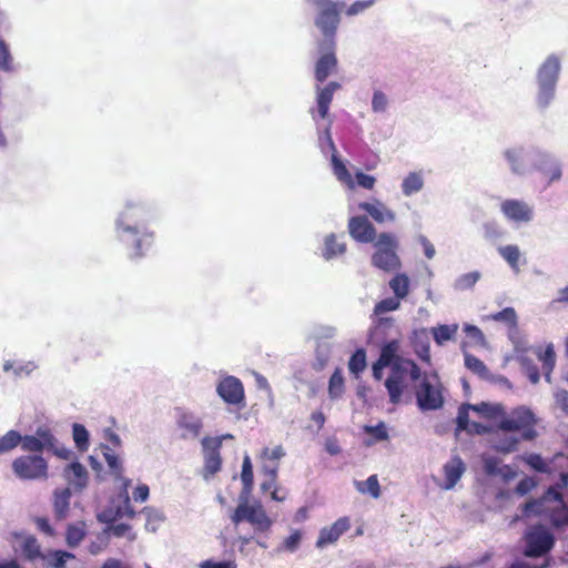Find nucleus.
<instances>
[{
	"instance_id": "57",
	"label": "nucleus",
	"mask_w": 568,
	"mask_h": 568,
	"mask_svg": "<svg viewBox=\"0 0 568 568\" xmlns=\"http://www.w3.org/2000/svg\"><path fill=\"white\" fill-rule=\"evenodd\" d=\"M355 179L357 184L366 190H373L376 183V179L373 175L363 172H357Z\"/></svg>"
},
{
	"instance_id": "4",
	"label": "nucleus",
	"mask_w": 568,
	"mask_h": 568,
	"mask_svg": "<svg viewBox=\"0 0 568 568\" xmlns=\"http://www.w3.org/2000/svg\"><path fill=\"white\" fill-rule=\"evenodd\" d=\"M316 7L315 26L324 36V44L335 45V34L341 21L338 4L332 0H312Z\"/></svg>"
},
{
	"instance_id": "5",
	"label": "nucleus",
	"mask_w": 568,
	"mask_h": 568,
	"mask_svg": "<svg viewBox=\"0 0 568 568\" xmlns=\"http://www.w3.org/2000/svg\"><path fill=\"white\" fill-rule=\"evenodd\" d=\"M498 428L504 432H520L521 439L532 440L537 437L536 418L528 408L519 407L511 412L507 417L501 416Z\"/></svg>"
},
{
	"instance_id": "15",
	"label": "nucleus",
	"mask_w": 568,
	"mask_h": 568,
	"mask_svg": "<svg viewBox=\"0 0 568 568\" xmlns=\"http://www.w3.org/2000/svg\"><path fill=\"white\" fill-rule=\"evenodd\" d=\"M320 49L323 51L315 64V79L318 82H324L337 69V58L335 54V45H327L324 42L320 43Z\"/></svg>"
},
{
	"instance_id": "44",
	"label": "nucleus",
	"mask_w": 568,
	"mask_h": 568,
	"mask_svg": "<svg viewBox=\"0 0 568 568\" xmlns=\"http://www.w3.org/2000/svg\"><path fill=\"white\" fill-rule=\"evenodd\" d=\"M457 331V326L439 325L433 329V336L438 345L452 339Z\"/></svg>"
},
{
	"instance_id": "22",
	"label": "nucleus",
	"mask_w": 568,
	"mask_h": 568,
	"mask_svg": "<svg viewBox=\"0 0 568 568\" xmlns=\"http://www.w3.org/2000/svg\"><path fill=\"white\" fill-rule=\"evenodd\" d=\"M176 423L185 432L183 436L197 437L201 433L202 422L192 413L180 410Z\"/></svg>"
},
{
	"instance_id": "37",
	"label": "nucleus",
	"mask_w": 568,
	"mask_h": 568,
	"mask_svg": "<svg viewBox=\"0 0 568 568\" xmlns=\"http://www.w3.org/2000/svg\"><path fill=\"white\" fill-rule=\"evenodd\" d=\"M21 442V434L17 430H9L0 437V455L14 449Z\"/></svg>"
},
{
	"instance_id": "56",
	"label": "nucleus",
	"mask_w": 568,
	"mask_h": 568,
	"mask_svg": "<svg viewBox=\"0 0 568 568\" xmlns=\"http://www.w3.org/2000/svg\"><path fill=\"white\" fill-rule=\"evenodd\" d=\"M550 521L551 524L559 528L564 525L568 524V511L565 506L558 511H552L550 515Z\"/></svg>"
},
{
	"instance_id": "41",
	"label": "nucleus",
	"mask_w": 568,
	"mask_h": 568,
	"mask_svg": "<svg viewBox=\"0 0 568 568\" xmlns=\"http://www.w3.org/2000/svg\"><path fill=\"white\" fill-rule=\"evenodd\" d=\"M85 537V531L82 525H70L67 528L65 540L69 547H77Z\"/></svg>"
},
{
	"instance_id": "6",
	"label": "nucleus",
	"mask_w": 568,
	"mask_h": 568,
	"mask_svg": "<svg viewBox=\"0 0 568 568\" xmlns=\"http://www.w3.org/2000/svg\"><path fill=\"white\" fill-rule=\"evenodd\" d=\"M560 71L559 58L555 54L549 55L538 70V103L547 106L555 94V88Z\"/></svg>"
},
{
	"instance_id": "40",
	"label": "nucleus",
	"mask_w": 568,
	"mask_h": 568,
	"mask_svg": "<svg viewBox=\"0 0 568 568\" xmlns=\"http://www.w3.org/2000/svg\"><path fill=\"white\" fill-rule=\"evenodd\" d=\"M499 254L510 265L511 268L518 270L520 251L517 245H506L498 248Z\"/></svg>"
},
{
	"instance_id": "35",
	"label": "nucleus",
	"mask_w": 568,
	"mask_h": 568,
	"mask_svg": "<svg viewBox=\"0 0 568 568\" xmlns=\"http://www.w3.org/2000/svg\"><path fill=\"white\" fill-rule=\"evenodd\" d=\"M465 366L480 378H488L489 371L485 363L471 354H465Z\"/></svg>"
},
{
	"instance_id": "48",
	"label": "nucleus",
	"mask_w": 568,
	"mask_h": 568,
	"mask_svg": "<svg viewBox=\"0 0 568 568\" xmlns=\"http://www.w3.org/2000/svg\"><path fill=\"white\" fill-rule=\"evenodd\" d=\"M479 277L480 274L478 272L466 273L457 280L456 286L458 290H469L474 287Z\"/></svg>"
},
{
	"instance_id": "16",
	"label": "nucleus",
	"mask_w": 568,
	"mask_h": 568,
	"mask_svg": "<svg viewBox=\"0 0 568 568\" xmlns=\"http://www.w3.org/2000/svg\"><path fill=\"white\" fill-rule=\"evenodd\" d=\"M53 444V434L49 428L39 427L37 429L36 436L26 435L21 436V449L30 453H41L43 449H47L48 446H52Z\"/></svg>"
},
{
	"instance_id": "47",
	"label": "nucleus",
	"mask_w": 568,
	"mask_h": 568,
	"mask_svg": "<svg viewBox=\"0 0 568 568\" xmlns=\"http://www.w3.org/2000/svg\"><path fill=\"white\" fill-rule=\"evenodd\" d=\"M521 367L525 375L532 384H537L539 382L540 375L538 367L532 363V361L528 358L521 359Z\"/></svg>"
},
{
	"instance_id": "33",
	"label": "nucleus",
	"mask_w": 568,
	"mask_h": 568,
	"mask_svg": "<svg viewBox=\"0 0 568 568\" xmlns=\"http://www.w3.org/2000/svg\"><path fill=\"white\" fill-rule=\"evenodd\" d=\"M366 352L364 348H358L354 352L348 361V369L351 374L358 377L366 368Z\"/></svg>"
},
{
	"instance_id": "14",
	"label": "nucleus",
	"mask_w": 568,
	"mask_h": 568,
	"mask_svg": "<svg viewBox=\"0 0 568 568\" xmlns=\"http://www.w3.org/2000/svg\"><path fill=\"white\" fill-rule=\"evenodd\" d=\"M216 392L225 403L231 405H240L245 398L243 384L234 376L223 378L219 383Z\"/></svg>"
},
{
	"instance_id": "17",
	"label": "nucleus",
	"mask_w": 568,
	"mask_h": 568,
	"mask_svg": "<svg viewBox=\"0 0 568 568\" xmlns=\"http://www.w3.org/2000/svg\"><path fill=\"white\" fill-rule=\"evenodd\" d=\"M351 528V520L344 516L334 521L331 526L324 527L320 530L316 540V547L323 548L327 545L336 542L339 537Z\"/></svg>"
},
{
	"instance_id": "54",
	"label": "nucleus",
	"mask_w": 568,
	"mask_h": 568,
	"mask_svg": "<svg viewBox=\"0 0 568 568\" xmlns=\"http://www.w3.org/2000/svg\"><path fill=\"white\" fill-rule=\"evenodd\" d=\"M48 450L52 452L55 456H58L61 459L69 460L73 456L72 450L64 446H59L55 437L53 436V444L52 446H48Z\"/></svg>"
},
{
	"instance_id": "26",
	"label": "nucleus",
	"mask_w": 568,
	"mask_h": 568,
	"mask_svg": "<svg viewBox=\"0 0 568 568\" xmlns=\"http://www.w3.org/2000/svg\"><path fill=\"white\" fill-rule=\"evenodd\" d=\"M101 450L110 473L115 479H122L123 466L120 457L108 445L102 444Z\"/></svg>"
},
{
	"instance_id": "43",
	"label": "nucleus",
	"mask_w": 568,
	"mask_h": 568,
	"mask_svg": "<svg viewBox=\"0 0 568 568\" xmlns=\"http://www.w3.org/2000/svg\"><path fill=\"white\" fill-rule=\"evenodd\" d=\"M317 111L320 118L325 119L328 114L329 105L333 100V94L325 88L320 89L317 93Z\"/></svg>"
},
{
	"instance_id": "13",
	"label": "nucleus",
	"mask_w": 568,
	"mask_h": 568,
	"mask_svg": "<svg viewBox=\"0 0 568 568\" xmlns=\"http://www.w3.org/2000/svg\"><path fill=\"white\" fill-rule=\"evenodd\" d=\"M500 211L509 221L516 223H528L534 217L532 207L520 200L508 199L503 201Z\"/></svg>"
},
{
	"instance_id": "21",
	"label": "nucleus",
	"mask_w": 568,
	"mask_h": 568,
	"mask_svg": "<svg viewBox=\"0 0 568 568\" xmlns=\"http://www.w3.org/2000/svg\"><path fill=\"white\" fill-rule=\"evenodd\" d=\"M465 470L466 466L463 459L459 456L452 457L450 460L447 462L443 467L445 476V483L443 487L447 490L454 488Z\"/></svg>"
},
{
	"instance_id": "29",
	"label": "nucleus",
	"mask_w": 568,
	"mask_h": 568,
	"mask_svg": "<svg viewBox=\"0 0 568 568\" xmlns=\"http://www.w3.org/2000/svg\"><path fill=\"white\" fill-rule=\"evenodd\" d=\"M345 251L346 244L344 242H338L337 236L335 234H329L325 237L323 256L326 260H331L337 255H341Z\"/></svg>"
},
{
	"instance_id": "7",
	"label": "nucleus",
	"mask_w": 568,
	"mask_h": 568,
	"mask_svg": "<svg viewBox=\"0 0 568 568\" xmlns=\"http://www.w3.org/2000/svg\"><path fill=\"white\" fill-rule=\"evenodd\" d=\"M231 520L234 525L247 521L261 532L267 531L273 524L260 503L248 505L246 498H241V503L231 515Z\"/></svg>"
},
{
	"instance_id": "28",
	"label": "nucleus",
	"mask_w": 568,
	"mask_h": 568,
	"mask_svg": "<svg viewBox=\"0 0 568 568\" xmlns=\"http://www.w3.org/2000/svg\"><path fill=\"white\" fill-rule=\"evenodd\" d=\"M538 359L541 362L545 379L550 383L551 373L556 364V353L552 345H548L542 352H539Z\"/></svg>"
},
{
	"instance_id": "58",
	"label": "nucleus",
	"mask_w": 568,
	"mask_h": 568,
	"mask_svg": "<svg viewBox=\"0 0 568 568\" xmlns=\"http://www.w3.org/2000/svg\"><path fill=\"white\" fill-rule=\"evenodd\" d=\"M11 55L6 43L0 40V69L1 70H10L11 69Z\"/></svg>"
},
{
	"instance_id": "64",
	"label": "nucleus",
	"mask_w": 568,
	"mask_h": 568,
	"mask_svg": "<svg viewBox=\"0 0 568 568\" xmlns=\"http://www.w3.org/2000/svg\"><path fill=\"white\" fill-rule=\"evenodd\" d=\"M201 568H236V565L233 561H213L205 560L200 565Z\"/></svg>"
},
{
	"instance_id": "55",
	"label": "nucleus",
	"mask_w": 568,
	"mask_h": 568,
	"mask_svg": "<svg viewBox=\"0 0 568 568\" xmlns=\"http://www.w3.org/2000/svg\"><path fill=\"white\" fill-rule=\"evenodd\" d=\"M505 156L511 165V169L515 173L521 172V156L517 150H507L505 152Z\"/></svg>"
},
{
	"instance_id": "38",
	"label": "nucleus",
	"mask_w": 568,
	"mask_h": 568,
	"mask_svg": "<svg viewBox=\"0 0 568 568\" xmlns=\"http://www.w3.org/2000/svg\"><path fill=\"white\" fill-rule=\"evenodd\" d=\"M488 318L494 322H503L507 324L510 328L517 327V314L513 307H505L500 312L490 314Z\"/></svg>"
},
{
	"instance_id": "60",
	"label": "nucleus",
	"mask_w": 568,
	"mask_h": 568,
	"mask_svg": "<svg viewBox=\"0 0 568 568\" xmlns=\"http://www.w3.org/2000/svg\"><path fill=\"white\" fill-rule=\"evenodd\" d=\"M374 3V0H367V1H355L354 3H352L346 13L348 16H355L362 11H364L365 9L369 8L372 4Z\"/></svg>"
},
{
	"instance_id": "25",
	"label": "nucleus",
	"mask_w": 568,
	"mask_h": 568,
	"mask_svg": "<svg viewBox=\"0 0 568 568\" xmlns=\"http://www.w3.org/2000/svg\"><path fill=\"white\" fill-rule=\"evenodd\" d=\"M390 290L394 293V296L398 300H404L409 294L410 288V281L409 277L405 273H397L395 274L389 283H388Z\"/></svg>"
},
{
	"instance_id": "2",
	"label": "nucleus",
	"mask_w": 568,
	"mask_h": 568,
	"mask_svg": "<svg viewBox=\"0 0 568 568\" xmlns=\"http://www.w3.org/2000/svg\"><path fill=\"white\" fill-rule=\"evenodd\" d=\"M148 215L149 211L145 206L128 203L116 222L119 239L132 260L144 256L154 244L153 232H140L136 226L129 224L134 217L144 220Z\"/></svg>"
},
{
	"instance_id": "34",
	"label": "nucleus",
	"mask_w": 568,
	"mask_h": 568,
	"mask_svg": "<svg viewBox=\"0 0 568 568\" xmlns=\"http://www.w3.org/2000/svg\"><path fill=\"white\" fill-rule=\"evenodd\" d=\"M355 485L357 490L362 494L368 493L374 498L381 496V486L377 475H371L366 480L356 481Z\"/></svg>"
},
{
	"instance_id": "52",
	"label": "nucleus",
	"mask_w": 568,
	"mask_h": 568,
	"mask_svg": "<svg viewBox=\"0 0 568 568\" xmlns=\"http://www.w3.org/2000/svg\"><path fill=\"white\" fill-rule=\"evenodd\" d=\"M484 237L489 241L499 239L503 235V231L496 222H487L483 226Z\"/></svg>"
},
{
	"instance_id": "49",
	"label": "nucleus",
	"mask_w": 568,
	"mask_h": 568,
	"mask_svg": "<svg viewBox=\"0 0 568 568\" xmlns=\"http://www.w3.org/2000/svg\"><path fill=\"white\" fill-rule=\"evenodd\" d=\"M387 103L386 94L381 90H375L372 99V110L377 113L384 112L387 108Z\"/></svg>"
},
{
	"instance_id": "3",
	"label": "nucleus",
	"mask_w": 568,
	"mask_h": 568,
	"mask_svg": "<svg viewBox=\"0 0 568 568\" xmlns=\"http://www.w3.org/2000/svg\"><path fill=\"white\" fill-rule=\"evenodd\" d=\"M375 252L372 255L373 266L384 271L394 272L400 268V258L397 255L398 242L394 234L383 232L374 242Z\"/></svg>"
},
{
	"instance_id": "8",
	"label": "nucleus",
	"mask_w": 568,
	"mask_h": 568,
	"mask_svg": "<svg viewBox=\"0 0 568 568\" xmlns=\"http://www.w3.org/2000/svg\"><path fill=\"white\" fill-rule=\"evenodd\" d=\"M48 462L40 455H22L13 459L12 470L22 480L48 478Z\"/></svg>"
},
{
	"instance_id": "45",
	"label": "nucleus",
	"mask_w": 568,
	"mask_h": 568,
	"mask_svg": "<svg viewBox=\"0 0 568 568\" xmlns=\"http://www.w3.org/2000/svg\"><path fill=\"white\" fill-rule=\"evenodd\" d=\"M399 306H400V300H398L395 296L387 297V298H384L375 304L374 314L379 316L384 313L396 311L399 308Z\"/></svg>"
},
{
	"instance_id": "51",
	"label": "nucleus",
	"mask_w": 568,
	"mask_h": 568,
	"mask_svg": "<svg viewBox=\"0 0 568 568\" xmlns=\"http://www.w3.org/2000/svg\"><path fill=\"white\" fill-rule=\"evenodd\" d=\"M53 561L51 562V566L53 568H65V562L70 558H74V556L71 552L63 551V550H54L50 554Z\"/></svg>"
},
{
	"instance_id": "12",
	"label": "nucleus",
	"mask_w": 568,
	"mask_h": 568,
	"mask_svg": "<svg viewBox=\"0 0 568 568\" xmlns=\"http://www.w3.org/2000/svg\"><path fill=\"white\" fill-rule=\"evenodd\" d=\"M347 227L349 235L359 243L375 242L378 236L375 226L365 215L352 216L348 220Z\"/></svg>"
},
{
	"instance_id": "62",
	"label": "nucleus",
	"mask_w": 568,
	"mask_h": 568,
	"mask_svg": "<svg viewBox=\"0 0 568 568\" xmlns=\"http://www.w3.org/2000/svg\"><path fill=\"white\" fill-rule=\"evenodd\" d=\"M469 435H486L491 432V428L487 425H484L478 422L470 423L469 427L466 429Z\"/></svg>"
},
{
	"instance_id": "1",
	"label": "nucleus",
	"mask_w": 568,
	"mask_h": 568,
	"mask_svg": "<svg viewBox=\"0 0 568 568\" xmlns=\"http://www.w3.org/2000/svg\"><path fill=\"white\" fill-rule=\"evenodd\" d=\"M399 342L392 339L383 345L381 349L379 364L390 367V375L385 381V387L389 396V403L397 405L407 387L405 376L408 375L413 382L422 376L420 367L409 358L398 355Z\"/></svg>"
},
{
	"instance_id": "19",
	"label": "nucleus",
	"mask_w": 568,
	"mask_h": 568,
	"mask_svg": "<svg viewBox=\"0 0 568 568\" xmlns=\"http://www.w3.org/2000/svg\"><path fill=\"white\" fill-rule=\"evenodd\" d=\"M358 207L366 212L378 224L393 223L396 220V213L379 200L361 202Z\"/></svg>"
},
{
	"instance_id": "46",
	"label": "nucleus",
	"mask_w": 568,
	"mask_h": 568,
	"mask_svg": "<svg viewBox=\"0 0 568 568\" xmlns=\"http://www.w3.org/2000/svg\"><path fill=\"white\" fill-rule=\"evenodd\" d=\"M469 410H471V404H462L458 408V413H457V418H456V424H457V427H456V430L457 432H462V430H465L469 427L470 425V422H469Z\"/></svg>"
},
{
	"instance_id": "31",
	"label": "nucleus",
	"mask_w": 568,
	"mask_h": 568,
	"mask_svg": "<svg viewBox=\"0 0 568 568\" xmlns=\"http://www.w3.org/2000/svg\"><path fill=\"white\" fill-rule=\"evenodd\" d=\"M539 172L542 174L544 179L546 180L547 184H550L555 181L560 180L561 178V169L560 166L551 161V160H545L538 165Z\"/></svg>"
},
{
	"instance_id": "9",
	"label": "nucleus",
	"mask_w": 568,
	"mask_h": 568,
	"mask_svg": "<svg viewBox=\"0 0 568 568\" xmlns=\"http://www.w3.org/2000/svg\"><path fill=\"white\" fill-rule=\"evenodd\" d=\"M415 397L422 412L440 409L445 402L442 384L432 383L427 376L415 386Z\"/></svg>"
},
{
	"instance_id": "23",
	"label": "nucleus",
	"mask_w": 568,
	"mask_h": 568,
	"mask_svg": "<svg viewBox=\"0 0 568 568\" xmlns=\"http://www.w3.org/2000/svg\"><path fill=\"white\" fill-rule=\"evenodd\" d=\"M71 489L65 487L55 489L53 493V510L57 519L62 520L67 517L70 509Z\"/></svg>"
},
{
	"instance_id": "27",
	"label": "nucleus",
	"mask_w": 568,
	"mask_h": 568,
	"mask_svg": "<svg viewBox=\"0 0 568 568\" xmlns=\"http://www.w3.org/2000/svg\"><path fill=\"white\" fill-rule=\"evenodd\" d=\"M21 549L23 557L29 561L47 558V556L42 554L41 546L34 536H27L21 544Z\"/></svg>"
},
{
	"instance_id": "53",
	"label": "nucleus",
	"mask_w": 568,
	"mask_h": 568,
	"mask_svg": "<svg viewBox=\"0 0 568 568\" xmlns=\"http://www.w3.org/2000/svg\"><path fill=\"white\" fill-rule=\"evenodd\" d=\"M332 162L334 165V173L336 174V176L342 181H349L351 174L345 164L336 155L332 156Z\"/></svg>"
},
{
	"instance_id": "42",
	"label": "nucleus",
	"mask_w": 568,
	"mask_h": 568,
	"mask_svg": "<svg viewBox=\"0 0 568 568\" xmlns=\"http://www.w3.org/2000/svg\"><path fill=\"white\" fill-rule=\"evenodd\" d=\"M73 440L79 450L85 452L89 447V433L81 424H73L72 427Z\"/></svg>"
},
{
	"instance_id": "10",
	"label": "nucleus",
	"mask_w": 568,
	"mask_h": 568,
	"mask_svg": "<svg viewBox=\"0 0 568 568\" xmlns=\"http://www.w3.org/2000/svg\"><path fill=\"white\" fill-rule=\"evenodd\" d=\"M526 548L524 555L529 558H537L549 552L554 545L555 538L544 526L532 527L525 536Z\"/></svg>"
},
{
	"instance_id": "39",
	"label": "nucleus",
	"mask_w": 568,
	"mask_h": 568,
	"mask_svg": "<svg viewBox=\"0 0 568 568\" xmlns=\"http://www.w3.org/2000/svg\"><path fill=\"white\" fill-rule=\"evenodd\" d=\"M241 480L244 493H251L254 484L253 466L248 456H245L242 464Z\"/></svg>"
},
{
	"instance_id": "18",
	"label": "nucleus",
	"mask_w": 568,
	"mask_h": 568,
	"mask_svg": "<svg viewBox=\"0 0 568 568\" xmlns=\"http://www.w3.org/2000/svg\"><path fill=\"white\" fill-rule=\"evenodd\" d=\"M285 452L282 445L274 448L264 447L260 454L262 462V473L266 477H277L280 468V459L284 457Z\"/></svg>"
},
{
	"instance_id": "32",
	"label": "nucleus",
	"mask_w": 568,
	"mask_h": 568,
	"mask_svg": "<svg viewBox=\"0 0 568 568\" xmlns=\"http://www.w3.org/2000/svg\"><path fill=\"white\" fill-rule=\"evenodd\" d=\"M424 181L419 173H409L402 183V191L406 196H410L423 189Z\"/></svg>"
},
{
	"instance_id": "59",
	"label": "nucleus",
	"mask_w": 568,
	"mask_h": 568,
	"mask_svg": "<svg viewBox=\"0 0 568 568\" xmlns=\"http://www.w3.org/2000/svg\"><path fill=\"white\" fill-rule=\"evenodd\" d=\"M555 403L566 415H568V390L558 389L555 393Z\"/></svg>"
},
{
	"instance_id": "11",
	"label": "nucleus",
	"mask_w": 568,
	"mask_h": 568,
	"mask_svg": "<svg viewBox=\"0 0 568 568\" xmlns=\"http://www.w3.org/2000/svg\"><path fill=\"white\" fill-rule=\"evenodd\" d=\"M222 437H204L202 446L204 449V470L209 475H214L221 469L222 458L220 449L222 447Z\"/></svg>"
},
{
	"instance_id": "24",
	"label": "nucleus",
	"mask_w": 568,
	"mask_h": 568,
	"mask_svg": "<svg viewBox=\"0 0 568 568\" xmlns=\"http://www.w3.org/2000/svg\"><path fill=\"white\" fill-rule=\"evenodd\" d=\"M471 410L489 420H495L505 415V408L501 404H490L487 402L471 404Z\"/></svg>"
},
{
	"instance_id": "50",
	"label": "nucleus",
	"mask_w": 568,
	"mask_h": 568,
	"mask_svg": "<svg viewBox=\"0 0 568 568\" xmlns=\"http://www.w3.org/2000/svg\"><path fill=\"white\" fill-rule=\"evenodd\" d=\"M525 462L527 465H529L532 469L539 471V473H546L547 471V464L542 459V457L539 454H529L525 457Z\"/></svg>"
},
{
	"instance_id": "20",
	"label": "nucleus",
	"mask_w": 568,
	"mask_h": 568,
	"mask_svg": "<svg viewBox=\"0 0 568 568\" xmlns=\"http://www.w3.org/2000/svg\"><path fill=\"white\" fill-rule=\"evenodd\" d=\"M63 477L75 489H83L88 485L89 475L87 468L79 462H72L63 469Z\"/></svg>"
},
{
	"instance_id": "36",
	"label": "nucleus",
	"mask_w": 568,
	"mask_h": 568,
	"mask_svg": "<svg viewBox=\"0 0 568 568\" xmlns=\"http://www.w3.org/2000/svg\"><path fill=\"white\" fill-rule=\"evenodd\" d=\"M364 432L372 436V439L367 440V445L371 446L377 442H383L388 439L387 427L384 422H379L375 426H364Z\"/></svg>"
},
{
	"instance_id": "30",
	"label": "nucleus",
	"mask_w": 568,
	"mask_h": 568,
	"mask_svg": "<svg viewBox=\"0 0 568 568\" xmlns=\"http://www.w3.org/2000/svg\"><path fill=\"white\" fill-rule=\"evenodd\" d=\"M345 392V381L341 368H336L328 381V396L331 399H338Z\"/></svg>"
},
{
	"instance_id": "61",
	"label": "nucleus",
	"mask_w": 568,
	"mask_h": 568,
	"mask_svg": "<svg viewBox=\"0 0 568 568\" xmlns=\"http://www.w3.org/2000/svg\"><path fill=\"white\" fill-rule=\"evenodd\" d=\"M301 539L302 534L295 530L284 540V546L287 550L294 551L298 547Z\"/></svg>"
},
{
	"instance_id": "63",
	"label": "nucleus",
	"mask_w": 568,
	"mask_h": 568,
	"mask_svg": "<svg viewBox=\"0 0 568 568\" xmlns=\"http://www.w3.org/2000/svg\"><path fill=\"white\" fill-rule=\"evenodd\" d=\"M149 493H150L149 486L145 484H141L133 491V499L135 501L143 503L148 499Z\"/></svg>"
}]
</instances>
